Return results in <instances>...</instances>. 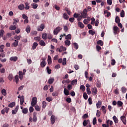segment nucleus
<instances>
[{"label":"nucleus","instance_id":"nucleus-1","mask_svg":"<svg viewBox=\"0 0 127 127\" xmlns=\"http://www.w3.org/2000/svg\"><path fill=\"white\" fill-rule=\"evenodd\" d=\"M80 16L82 17V18H86L88 16V10L86 8L84 9L81 12Z\"/></svg>","mask_w":127,"mask_h":127},{"label":"nucleus","instance_id":"nucleus-2","mask_svg":"<svg viewBox=\"0 0 127 127\" xmlns=\"http://www.w3.org/2000/svg\"><path fill=\"white\" fill-rule=\"evenodd\" d=\"M36 104H37V98L35 97H33L31 102V106H32V107H35Z\"/></svg>","mask_w":127,"mask_h":127},{"label":"nucleus","instance_id":"nucleus-3","mask_svg":"<svg viewBox=\"0 0 127 127\" xmlns=\"http://www.w3.org/2000/svg\"><path fill=\"white\" fill-rule=\"evenodd\" d=\"M42 62H41L40 63V66L42 67V68H44V67H45L47 64V63L46 61V58H42Z\"/></svg>","mask_w":127,"mask_h":127},{"label":"nucleus","instance_id":"nucleus-4","mask_svg":"<svg viewBox=\"0 0 127 127\" xmlns=\"http://www.w3.org/2000/svg\"><path fill=\"white\" fill-rule=\"evenodd\" d=\"M62 30V28L61 27L58 26L54 30V35H57L58 33H59L60 31H61Z\"/></svg>","mask_w":127,"mask_h":127},{"label":"nucleus","instance_id":"nucleus-5","mask_svg":"<svg viewBox=\"0 0 127 127\" xmlns=\"http://www.w3.org/2000/svg\"><path fill=\"white\" fill-rule=\"evenodd\" d=\"M44 28H45V25L43 23L38 26L37 30L38 31H43V29H44Z\"/></svg>","mask_w":127,"mask_h":127},{"label":"nucleus","instance_id":"nucleus-6","mask_svg":"<svg viewBox=\"0 0 127 127\" xmlns=\"http://www.w3.org/2000/svg\"><path fill=\"white\" fill-rule=\"evenodd\" d=\"M114 33L116 34H119L120 33V28L118 26H114L113 27Z\"/></svg>","mask_w":127,"mask_h":127},{"label":"nucleus","instance_id":"nucleus-7","mask_svg":"<svg viewBox=\"0 0 127 127\" xmlns=\"http://www.w3.org/2000/svg\"><path fill=\"white\" fill-rule=\"evenodd\" d=\"M121 120L122 121V123L126 126L127 125V119L126 118L125 116H122L121 117Z\"/></svg>","mask_w":127,"mask_h":127},{"label":"nucleus","instance_id":"nucleus-8","mask_svg":"<svg viewBox=\"0 0 127 127\" xmlns=\"http://www.w3.org/2000/svg\"><path fill=\"white\" fill-rule=\"evenodd\" d=\"M93 95H97L98 94V89L97 87L92 88L91 89Z\"/></svg>","mask_w":127,"mask_h":127},{"label":"nucleus","instance_id":"nucleus-9","mask_svg":"<svg viewBox=\"0 0 127 127\" xmlns=\"http://www.w3.org/2000/svg\"><path fill=\"white\" fill-rule=\"evenodd\" d=\"M18 109H19V106L17 105L14 110H12V115H15V114L17 113V111H18Z\"/></svg>","mask_w":127,"mask_h":127},{"label":"nucleus","instance_id":"nucleus-10","mask_svg":"<svg viewBox=\"0 0 127 127\" xmlns=\"http://www.w3.org/2000/svg\"><path fill=\"white\" fill-rule=\"evenodd\" d=\"M51 123L52 125H54V123H55V116L52 115L51 117Z\"/></svg>","mask_w":127,"mask_h":127},{"label":"nucleus","instance_id":"nucleus-11","mask_svg":"<svg viewBox=\"0 0 127 127\" xmlns=\"http://www.w3.org/2000/svg\"><path fill=\"white\" fill-rule=\"evenodd\" d=\"M38 46V43H37V42H34L33 44V46H32V49L33 50H35V49H36V48Z\"/></svg>","mask_w":127,"mask_h":127},{"label":"nucleus","instance_id":"nucleus-12","mask_svg":"<svg viewBox=\"0 0 127 127\" xmlns=\"http://www.w3.org/2000/svg\"><path fill=\"white\" fill-rule=\"evenodd\" d=\"M64 93L65 96H69L70 95V92L68 89H66V88H64Z\"/></svg>","mask_w":127,"mask_h":127},{"label":"nucleus","instance_id":"nucleus-13","mask_svg":"<svg viewBox=\"0 0 127 127\" xmlns=\"http://www.w3.org/2000/svg\"><path fill=\"white\" fill-rule=\"evenodd\" d=\"M17 45H18V41L15 40L14 42L12 44L11 46L12 47H16Z\"/></svg>","mask_w":127,"mask_h":127},{"label":"nucleus","instance_id":"nucleus-14","mask_svg":"<svg viewBox=\"0 0 127 127\" xmlns=\"http://www.w3.org/2000/svg\"><path fill=\"white\" fill-rule=\"evenodd\" d=\"M14 81L16 82V84H18V82H19V77L18 75H16L14 78Z\"/></svg>","mask_w":127,"mask_h":127},{"label":"nucleus","instance_id":"nucleus-15","mask_svg":"<svg viewBox=\"0 0 127 127\" xmlns=\"http://www.w3.org/2000/svg\"><path fill=\"white\" fill-rule=\"evenodd\" d=\"M52 63V60L51 59V57L50 56H48V64L49 65H51V64Z\"/></svg>","mask_w":127,"mask_h":127},{"label":"nucleus","instance_id":"nucleus-16","mask_svg":"<svg viewBox=\"0 0 127 127\" xmlns=\"http://www.w3.org/2000/svg\"><path fill=\"white\" fill-rule=\"evenodd\" d=\"M123 105H124V103H123L121 101H117V105L119 107H123Z\"/></svg>","mask_w":127,"mask_h":127},{"label":"nucleus","instance_id":"nucleus-17","mask_svg":"<svg viewBox=\"0 0 127 127\" xmlns=\"http://www.w3.org/2000/svg\"><path fill=\"white\" fill-rule=\"evenodd\" d=\"M23 74H22V71H19V78L20 80H22L23 79Z\"/></svg>","mask_w":127,"mask_h":127},{"label":"nucleus","instance_id":"nucleus-18","mask_svg":"<svg viewBox=\"0 0 127 127\" xmlns=\"http://www.w3.org/2000/svg\"><path fill=\"white\" fill-rule=\"evenodd\" d=\"M90 122V120H84V121L83 122V126L84 127H87V125H88V123Z\"/></svg>","mask_w":127,"mask_h":127},{"label":"nucleus","instance_id":"nucleus-19","mask_svg":"<svg viewBox=\"0 0 127 127\" xmlns=\"http://www.w3.org/2000/svg\"><path fill=\"white\" fill-rule=\"evenodd\" d=\"M121 91L123 94H126V93H127V89L125 87H122L121 88Z\"/></svg>","mask_w":127,"mask_h":127},{"label":"nucleus","instance_id":"nucleus-20","mask_svg":"<svg viewBox=\"0 0 127 127\" xmlns=\"http://www.w3.org/2000/svg\"><path fill=\"white\" fill-rule=\"evenodd\" d=\"M20 105H23V103H24V96H22L21 97L20 99Z\"/></svg>","mask_w":127,"mask_h":127},{"label":"nucleus","instance_id":"nucleus-21","mask_svg":"<svg viewBox=\"0 0 127 127\" xmlns=\"http://www.w3.org/2000/svg\"><path fill=\"white\" fill-rule=\"evenodd\" d=\"M101 105H102V102H101V101H98L96 104V107L97 109H100L101 108Z\"/></svg>","mask_w":127,"mask_h":127},{"label":"nucleus","instance_id":"nucleus-22","mask_svg":"<svg viewBox=\"0 0 127 127\" xmlns=\"http://www.w3.org/2000/svg\"><path fill=\"white\" fill-rule=\"evenodd\" d=\"M25 7L24 4H21L18 6V8L20 9V10H23V9L25 8Z\"/></svg>","mask_w":127,"mask_h":127},{"label":"nucleus","instance_id":"nucleus-23","mask_svg":"<svg viewBox=\"0 0 127 127\" xmlns=\"http://www.w3.org/2000/svg\"><path fill=\"white\" fill-rule=\"evenodd\" d=\"M115 22L116 23H120L121 22V19H120V17L119 16H117L115 18Z\"/></svg>","mask_w":127,"mask_h":127},{"label":"nucleus","instance_id":"nucleus-24","mask_svg":"<svg viewBox=\"0 0 127 127\" xmlns=\"http://www.w3.org/2000/svg\"><path fill=\"white\" fill-rule=\"evenodd\" d=\"M63 17L64 19H66V20L69 19V16H68V14H67L66 13H64L63 14Z\"/></svg>","mask_w":127,"mask_h":127},{"label":"nucleus","instance_id":"nucleus-25","mask_svg":"<svg viewBox=\"0 0 127 127\" xmlns=\"http://www.w3.org/2000/svg\"><path fill=\"white\" fill-rule=\"evenodd\" d=\"M78 26L80 27V28H84V27H85V25H84V24H83V23H82V22H79L78 23Z\"/></svg>","mask_w":127,"mask_h":127},{"label":"nucleus","instance_id":"nucleus-26","mask_svg":"<svg viewBox=\"0 0 127 127\" xmlns=\"http://www.w3.org/2000/svg\"><path fill=\"white\" fill-rule=\"evenodd\" d=\"M113 121H114V123H115V124H118L119 123V120L118 119L117 117H116V116H114L113 117Z\"/></svg>","mask_w":127,"mask_h":127},{"label":"nucleus","instance_id":"nucleus-27","mask_svg":"<svg viewBox=\"0 0 127 127\" xmlns=\"http://www.w3.org/2000/svg\"><path fill=\"white\" fill-rule=\"evenodd\" d=\"M15 106V102H13L10 103L8 105V107H9V108H13V107H14Z\"/></svg>","mask_w":127,"mask_h":127},{"label":"nucleus","instance_id":"nucleus-28","mask_svg":"<svg viewBox=\"0 0 127 127\" xmlns=\"http://www.w3.org/2000/svg\"><path fill=\"white\" fill-rule=\"evenodd\" d=\"M65 45H66V46H70V44H71V42L70 40H66L64 42Z\"/></svg>","mask_w":127,"mask_h":127},{"label":"nucleus","instance_id":"nucleus-29","mask_svg":"<svg viewBox=\"0 0 127 127\" xmlns=\"http://www.w3.org/2000/svg\"><path fill=\"white\" fill-rule=\"evenodd\" d=\"M65 39H67V40H71L72 39V35H71L70 34H68L67 35L65 36Z\"/></svg>","mask_w":127,"mask_h":127},{"label":"nucleus","instance_id":"nucleus-30","mask_svg":"<svg viewBox=\"0 0 127 127\" xmlns=\"http://www.w3.org/2000/svg\"><path fill=\"white\" fill-rule=\"evenodd\" d=\"M42 37L43 39H44V40H46V39H47V34L45 33L44 34H42Z\"/></svg>","mask_w":127,"mask_h":127},{"label":"nucleus","instance_id":"nucleus-31","mask_svg":"<svg viewBox=\"0 0 127 127\" xmlns=\"http://www.w3.org/2000/svg\"><path fill=\"white\" fill-rule=\"evenodd\" d=\"M31 5L34 9H36V8H37V7H38V4L35 3H33L32 4H31Z\"/></svg>","mask_w":127,"mask_h":127},{"label":"nucleus","instance_id":"nucleus-32","mask_svg":"<svg viewBox=\"0 0 127 127\" xmlns=\"http://www.w3.org/2000/svg\"><path fill=\"white\" fill-rule=\"evenodd\" d=\"M10 61H14V62H16V61H17V57H11L10 58Z\"/></svg>","mask_w":127,"mask_h":127},{"label":"nucleus","instance_id":"nucleus-33","mask_svg":"<svg viewBox=\"0 0 127 127\" xmlns=\"http://www.w3.org/2000/svg\"><path fill=\"white\" fill-rule=\"evenodd\" d=\"M39 44L41 46H45V45H46V44H45V42L43 40H41L39 42Z\"/></svg>","mask_w":127,"mask_h":127},{"label":"nucleus","instance_id":"nucleus-34","mask_svg":"<svg viewBox=\"0 0 127 127\" xmlns=\"http://www.w3.org/2000/svg\"><path fill=\"white\" fill-rule=\"evenodd\" d=\"M22 112L23 114H24L25 115L27 114V113H28V109L27 108H24L22 109Z\"/></svg>","mask_w":127,"mask_h":127},{"label":"nucleus","instance_id":"nucleus-35","mask_svg":"<svg viewBox=\"0 0 127 127\" xmlns=\"http://www.w3.org/2000/svg\"><path fill=\"white\" fill-rule=\"evenodd\" d=\"M8 79L9 80V81H12V79H13V75L12 74H9L8 76Z\"/></svg>","mask_w":127,"mask_h":127},{"label":"nucleus","instance_id":"nucleus-36","mask_svg":"<svg viewBox=\"0 0 127 127\" xmlns=\"http://www.w3.org/2000/svg\"><path fill=\"white\" fill-rule=\"evenodd\" d=\"M10 30H15L16 29V26L15 25H11L9 27Z\"/></svg>","mask_w":127,"mask_h":127},{"label":"nucleus","instance_id":"nucleus-37","mask_svg":"<svg viewBox=\"0 0 127 127\" xmlns=\"http://www.w3.org/2000/svg\"><path fill=\"white\" fill-rule=\"evenodd\" d=\"M101 109L102 110V112H103V114H105L107 113V110H106V107L105 106H102L101 107Z\"/></svg>","mask_w":127,"mask_h":127},{"label":"nucleus","instance_id":"nucleus-38","mask_svg":"<svg viewBox=\"0 0 127 127\" xmlns=\"http://www.w3.org/2000/svg\"><path fill=\"white\" fill-rule=\"evenodd\" d=\"M42 108H43V109H45V108H46V106H47V103H46V101H44L42 102Z\"/></svg>","mask_w":127,"mask_h":127},{"label":"nucleus","instance_id":"nucleus-39","mask_svg":"<svg viewBox=\"0 0 127 127\" xmlns=\"http://www.w3.org/2000/svg\"><path fill=\"white\" fill-rule=\"evenodd\" d=\"M25 9H29V3L28 2H25Z\"/></svg>","mask_w":127,"mask_h":127},{"label":"nucleus","instance_id":"nucleus-40","mask_svg":"<svg viewBox=\"0 0 127 127\" xmlns=\"http://www.w3.org/2000/svg\"><path fill=\"white\" fill-rule=\"evenodd\" d=\"M1 94L3 95V96L5 97V96H6V90L4 89H2L1 90Z\"/></svg>","mask_w":127,"mask_h":127},{"label":"nucleus","instance_id":"nucleus-41","mask_svg":"<svg viewBox=\"0 0 127 127\" xmlns=\"http://www.w3.org/2000/svg\"><path fill=\"white\" fill-rule=\"evenodd\" d=\"M97 44H98V45H101V46H103V45H104V42L102 40H99L97 41Z\"/></svg>","mask_w":127,"mask_h":127},{"label":"nucleus","instance_id":"nucleus-42","mask_svg":"<svg viewBox=\"0 0 127 127\" xmlns=\"http://www.w3.org/2000/svg\"><path fill=\"white\" fill-rule=\"evenodd\" d=\"M46 100L47 102H52V101L53 100V99L51 97H48L46 98Z\"/></svg>","mask_w":127,"mask_h":127},{"label":"nucleus","instance_id":"nucleus-43","mask_svg":"<svg viewBox=\"0 0 127 127\" xmlns=\"http://www.w3.org/2000/svg\"><path fill=\"white\" fill-rule=\"evenodd\" d=\"M80 90H82L83 92H85L86 90V87L84 85H81L80 87Z\"/></svg>","mask_w":127,"mask_h":127},{"label":"nucleus","instance_id":"nucleus-44","mask_svg":"<svg viewBox=\"0 0 127 127\" xmlns=\"http://www.w3.org/2000/svg\"><path fill=\"white\" fill-rule=\"evenodd\" d=\"M83 98L85 100H88V95L87 94V93L84 92L83 93Z\"/></svg>","mask_w":127,"mask_h":127},{"label":"nucleus","instance_id":"nucleus-45","mask_svg":"<svg viewBox=\"0 0 127 127\" xmlns=\"http://www.w3.org/2000/svg\"><path fill=\"white\" fill-rule=\"evenodd\" d=\"M80 16V14L74 13L73 14V17H75V18H78Z\"/></svg>","mask_w":127,"mask_h":127},{"label":"nucleus","instance_id":"nucleus-46","mask_svg":"<svg viewBox=\"0 0 127 127\" xmlns=\"http://www.w3.org/2000/svg\"><path fill=\"white\" fill-rule=\"evenodd\" d=\"M30 27L29 26H27L26 28V31L27 33H29L30 32Z\"/></svg>","mask_w":127,"mask_h":127},{"label":"nucleus","instance_id":"nucleus-47","mask_svg":"<svg viewBox=\"0 0 127 127\" xmlns=\"http://www.w3.org/2000/svg\"><path fill=\"white\" fill-rule=\"evenodd\" d=\"M67 59L66 58H64L63 60V65H66V63H67V61H66Z\"/></svg>","mask_w":127,"mask_h":127},{"label":"nucleus","instance_id":"nucleus-48","mask_svg":"<svg viewBox=\"0 0 127 127\" xmlns=\"http://www.w3.org/2000/svg\"><path fill=\"white\" fill-rule=\"evenodd\" d=\"M92 124L93 126H95L97 124V119L96 118L93 119Z\"/></svg>","mask_w":127,"mask_h":127},{"label":"nucleus","instance_id":"nucleus-49","mask_svg":"<svg viewBox=\"0 0 127 127\" xmlns=\"http://www.w3.org/2000/svg\"><path fill=\"white\" fill-rule=\"evenodd\" d=\"M73 46H74V48H75V49H78V48H79V45H78L77 43H74Z\"/></svg>","mask_w":127,"mask_h":127},{"label":"nucleus","instance_id":"nucleus-50","mask_svg":"<svg viewBox=\"0 0 127 127\" xmlns=\"http://www.w3.org/2000/svg\"><path fill=\"white\" fill-rule=\"evenodd\" d=\"M46 69H47V70L48 74H51V71L52 70L51 69H49V66H48L47 67Z\"/></svg>","mask_w":127,"mask_h":127},{"label":"nucleus","instance_id":"nucleus-51","mask_svg":"<svg viewBox=\"0 0 127 127\" xmlns=\"http://www.w3.org/2000/svg\"><path fill=\"white\" fill-rule=\"evenodd\" d=\"M77 79H74L71 81V85H74L75 84H77Z\"/></svg>","mask_w":127,"mask_h":127},{"label":"nucleus","instance_id":"nucleus-52","mask_svg":"<svg viewBox=\"0 0 127 127\" xmlns=\"http://www.w3.org/2000/svg\"><path fill=\"white\" fill-rule=\"evenodd\" d=\"M33 106H30L29 109V111L30 113H33V111H34V108L33 107Z\"/></svg>","mask_w":127,"mask_h":127},{"label":"nucleus","instance_id":"nucleus-53","mask_svg":"<svg viewBox=\"0 0 127 127\" xmlns=\"http://www.w3.org/2000/svg\"><path fill=\"white\" fill-rule=\"evenodd\" d=\"M53 82H54V78H50L48 80L49 84H52V83H53Z\"/></svg>","mask_w":127,"mask_h":127},{"label":"nucleus","instance_id":"nucleus-54","mask_svg":"<svg viewBox=\"0 0 127 127\" xmlns=\"http://www.w3.org/2000/svg\"><path fill=\"white\" fill-rule=\"evenodd\" d=\"M120 15L121 17H125V11L124 10H122L121 13Z\"/></svg>","mask_w":127,"mask_h":127},{"label":"nucleus","instance_id":"nucleus-55","mask_svg":"<svg viewBox=\"0 0 127 127\" xmlns=\"http://www.w3.org/2000/svg\"><path fill=\"white\" fill-rule=\"evenodd\" d=\"M107 125H110V126H113V121H110V120H107L106 122Z\"/></svg>","mask_w":127,"mask_h":127},{"label":"nucleus","instance_id":"nucleus-56","mask_svg":"<svg viewBox=\"0 0 127 127\" xmlns=\"http://www.w3.org/2000/svg\"><path fill=\"white\" fill-rule=\"evenodd\" d=\"M88 103H89V105H92L93 104V101H92V98L89 97L88 98Z\"/></svg>","mask_w":127,"mask_h":127},{"label":"nucleus","instance_id":"nucleus-57","mask_svg":"<svg viewBox=\"0 0 127 127\" xmlns=\"http://www.w3.org/2000/svg\"><path fill=\"white\" fill-rule=\"evenodd\" d=\"M66 101L67 102V103H68L69 104H70V103H71L72 102V99H71V98H67L66 99Z\"/></svg>","mask_w":127,"mask_h":127},{"label":"nucleus","instance_id":"nucleus-58","mask_svg":"<svg viewBox=\"0 0 127 127\" xmlns=\"http://www.w3.org/2000/svg\"><path fill=\"white\" fill-rule=\"evenodd\" d=\"M96 87H97V88H101V82H100V81L99 80L97 81Z\"/></svg>","mask_w":127,"mask_h":127},{"label":"nucleus","instance_id":"nucleus-59","mask_svg":"<svg viewBox=\"0 0 127 127\" xmlns=\"http://www.w3.org/2000/svg\"><path fill=\"white\" fill-rule=\"evenodd\" d=\"M35 109L37 112H39V111H40V108H39V106L38 105H35Z\"/></svg>","mask_w":127,"mask_h":127},{"label":"nucleus","instance_id":"nucleus-60","mask_svg":"<svg viewBox=\"0 0 127 127\" xmlns=\"http://www.w3.org/2000/svg\"><path fill=\"white\" fill-rule=\"evenodd\" d=\"M64 30L65 32H67L68 30V26H64Z\"/></svg>","mask_w":127,"mask_h":127},{"label":"nucleus","instance_id":"nucleus-61","mask_svg":"<svg viewBox=\"0 0 127 127\" xmlns=\"http://www.w3.org/2000/svg\"><path fill=\"white\" fill-rule=\"evenodd\" d=\"M4 33V31L3 30H1L0 32V38L1 37V36H3V34Z\"/></svg>","mask_w":127,"mask_h":127},{"label":"nucleus","instance_id":"nucleus-62","mask_svg":"<svg viewBox=\"0 0 127 127\" xmlns=\"http://www.w3.org/2000/svg\"><path fill=\"white\" fill-rule=\"evenodd\" d=\"M67 90L68 91H70V90H72V85L71 84H68L67 87Z\"/></svg>","mask_w":127,"mask_h":127},{"label":"nucleus","instance_id":"nucleus-63","mask_svg":"<svg viewBox=\"0 0 127 127\" xmlns=\"http://www.w3.org/2000/svg\"><path fill=\"white\" fill-rule=\"evenodd\" d=\"M89 33L91 35H95V31H93V30H90Z\"/></svg>","mask_w":127,"mask_h":127},{"label":"nucleus","instance_id":"nucleus-64","mask_svg":"<svg viewBox=\"0 0 127 127\" xmlns=\"http://www.w3.org/2000/svg\"><path fill=\"white\" fill-rule=\"evenodd\" d=\"M99 19H96L95 23V26H98V25H99Z\"/></svg>","mask_w":127,"mask_h":127}]
</instances>
